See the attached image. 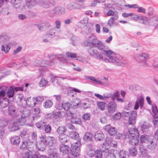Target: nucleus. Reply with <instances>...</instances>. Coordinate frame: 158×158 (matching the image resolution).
Here are the masks:
<instances>
[{"label":"nucleus","instance_id":"a18cd8bd","mask_svg":"<svg viewBox=\"0 0 158 158\" xmlns=\"http://www.w3.org/2000/svg\"><path fill=\"white\" fill-rule=\"evenodd\" d=\"M39 4L45 8H48L49 6V3L48 0H41Z\"/></svg>","mask_w":158,"mask_h":158},{"label":"nucleus","instance_id":"bb28decb","mask_svg":"<svg viewBox=\"0 0 158 158\" xmlns=\"http://www.w3.org/2000/svg\"><path fill=\"white\" fill-rule=\"evenodd\" d=\"M61 106H56V108L59 110H62V109L65 110H69L70 108V103L69 102H63Z\"/></svg>","mask_w":158,"mask_h":158},{"label":"nucleus","instance_id":"338daca9","mask_svg":"<svg viewBox=\"0 0 158 158\" xmlns=\"http://www.w3.org/2000/svg\"><path fill=\"white\" fill-rule=\"evenodd\" d=\"M32 153L31 152L28 151L26 152L24 156L25 158H32L31 156Z\"/></svg>","mask_w":158,"mask_h":158},{"label":"nucleus","instance_id":"4c0bfd02","mask_svg":"<svg viewBox=\"0 0 158 158\" xmlns=\"http://www.w3.org/2000/svg\"><path fill=\"white\" fill-rule=\"evenodd\" d=\"M70 135L72 139L77 140V141H80L79 135L77 132L72 131L71 132Z\"/></svg>","mask_w":158,"mask_h":158},{"label":"nucleus","instance_id":"6e6d98bb","mask_svg":"<svg viewBox=\"0 0 158 158\" xmlns=\"http://www.w3.org/2000/svg\"><path fill=\"white\" fill-rule=\"evenodd\" d=\"M121 116V113L120 112H118L113 116V119L114 120H118L120 119Z\"/></svg>","mask_w":158,"mask_h":158},{"label":"nucleus","instance_id":"de8ad7c7","mask_svg":"<svg viewBox=\"0 0 158 158\" xmlns=\"http://www.w3.org/2000/svg\"><path fill=\"white\" fill-rule=\"evenodd\" d=\"M8 122L6 119L4 118H0V127H6L7 124Z\"/></svg>","mask_w":158,"mask_h":158},{"label":"nucleus","instance_id":"680f3d73","mask_svg":"<svg viewBox=\"0 0 158 158\" xmlns=\"http://www.w3.org/2000/svg\"><path fill=\"white\" fill-rule=\"evenodd\" d=\"M51 127L50 125H48L44 128V131L46 133H49L51 132Z\"/></svg>","mask_w":158,"mask_h":158},{"label":"nucleus","instance_id":"69168bd1","mask_svg":"<svg viewBox=\"0 0 158 158\" xmlns=\"http://www.w3.org/2000/svg\"><path fill=\"white\" fill-rule=\"evenodd\" d=\"M32 112L34 114H37L39 113L40 110L37 107H35L32 109Z\"/></svg>","mask_w":158,"mask_h":158},{"label":"nucleus","instance_id":"f8f14e48","mask_svg":"<svg viewBox=\"0 0 158 158\" xmlns=\"http://www.w3.org/2000/svg\"><path fill=\"white\" fill-rule=\"evenodd\" d=\"M59 34L58 31L55 28H53L48 31L45 36L47 38H52L57 36Z\"/></svg>","mask_w":158,"mask_h":158},{"label":"nucleus","instance_id":"6ab92c4d","mask_svg":"<svg viewBox=\"0 0 158 158\" xmlns=\"http://www.w3.org/2000/svg\"><path fill=\"white\" fill-rule=\"evenodd\" d=\"M37 64L36 65L38 66L40 65L42 66H52L54 64V62L53 61L44 60L41 62L40 60H37L35 62Z\"/></svg>","mask_w":158,"mask_h":158},{"label":"nucleus","instance_id":"393cba45","mask_svg":"<svg viewBox=\"0 0 158 158\" xmlns=\"http://www.w3.org/2000/svg\"><path fill=\"white\" fill-rule=\"evenodd\" d=\"M69 137L68 135L65 134H62L59 136V140L61 143H65L69 141Z\"/></svg>","mask_w":158,"mask_h":158},{"label":"nucleus","instance_id":"8fccbe9b","mask_svg":"<svg viewBox=\"0 0 158 158\" xmlns=\"http://www.w3.org/2000/svg\"><path fill=\"white\" fill-rule=\"evenodd\" d=\"M26 121V119L25 118L21 116V118H19L17 122L18 124H19L21 126H23L25 124Z\"/></svg>","mask_w":158,"mask_h":158},{"label":"nucleus","instance_id":"423d86ee","mask_svg":"<svg viewBox=\"0 0 158 158\" xmlns=\"http://www.w3.org/2000/svg\"><path fill=\"white\" fill-rule=\"evenodd\" d=\"M86 6L84 4H79L75 2H73L69 4L67 6V9L70 10H81L85 9Z\"/></svg>","mask_w":158,"mask_h":158},{"label":"nucleus","instance_id":"dca6fc26","mask_svg":"<svg viewBox=\"0 0 158 158\" xmlns=\"http://www.w3.org/2000/svg\"><path fill=\"white\" fill-rule=\"evenodd\" d=\"M44 141L46 142V144L49 146H52L55 145L56 143V139L53 137H44Z\"/></svg>","mask_w":158,"mask_h":158},{"label":"nucleus","instance_id":"412c9836","mask_svg":"<svg viewBox=\"0 0 158 158\" xmlns=\"http://www.w3.org/2000/svg\"><path fill=\"white\" fill-rule=\"evenodd\" d=\"M144 99L142 98H140L139 99L135 101V104L134 107V109L137 110L138 109L139 106L141 109L143 108L144 104Z\"/></svg>","mask_w":158,"mask_h":158},{"label":"nucleus","instance_id":"2eb2a0df","mask_svg":"<svg viewBox=\"0 0 158 158\" xmlns=\"http://www.w3.org/2000/svg\"><path fill=\"white\" fill-rule=\"evenodd\" d=\"M103 152H102L101 151L97 150L96 151L94 150L91 151L89 154L90 158H101Z\"/></svg>","mask_w":158,"mask_h":158},{"label":"nucleus","instance_id":"aec40b11","mask_svg":"<svg viewBox=\"0 0 158 158\" xmlns=\"http://www.w3.org/2000/svg\"><path fill=\"white\" fill-rule=\"evenodd\" d=\"M21 113H22L21 116L25 118L29 117L31 121L35 119L34 116L33 114H31L29 110L25 109Z\"/></svg>","mask_w":158,"mask_h":158},{"label":"nucleus","instance_id":"4d7b16f0","mask_svg":"<svg viewBox=\"0 0 158 158\" xmlns=\"http://www.w3.org/2000/svg\"><path fill=\"white\" fill-rule=\"evenodd\" d=\"M48 83V81L44 78H42L39 83V85L40 87L45 86Z\"/></svg>","mask_w":158,"mask_h":158},{"label":"nucleus","instance_id":"c03bdc74","mask_svg":"<svg viewBox=\"0 0 158 158\" xmlns=\"http://www.w3.org/2000/svg\"><path fill=\"white\" fill-rule=\"evenodd\" d=\"M34 25L38 28L39 31H44L45 27L43 22L37 23L35 24Z\"/></svg>","mask_w":158,"mask_h":158},{"label":"nucleus","instance_id":"473e14b6","mask_svg":"<svg viewBox=\"0 0 158 158\" xmlns=\"http://www.w3.org/2000/svg\"><path fill=\"white\" fill-rule=\"evenodd\" d=\"M92 135L90 132L85 133L83 136V139L86 142H89L92 141Z\"/></svg>","mask_w":158,"mask_h":158},{"label":"nucleus","instance_id":"7c9ffc66","mask_svg":"<svg viewBox=\"0 0 158 158\" xmlns=\"http://www.w3.org/2000/svg\"><path fill=\"white\" fill-rule=\"evenodd\" d=\"M21 1L22 0H11L10 2L14 8L17 9L20 6Z\"/></svg>","mask_w":158,"mask_h":158},{"label":"nucleus","instance_id":"13d9d810","mask_svg":"<svg viewBox=\"0 0 158 158\" xmlns=\"http://www.w3.org/2000/svg\"><path fill=\"white\" fill-rule=\"evenodd\" d=\"M119 95V94L118 91L115 92L113 94H111V100L112 101H114L115 98L118 97Z\"/></svg>","mask_w":158,"mask_h":158},{"label":"nucleus","instance_id":"9d476101","mask_svg":"<svg viewBox=\"0 0 158 158\" xmlns=\"http://www.w3.org/2000/svg\"><path fill=\"white\" fill-rule=\"evenodd\" d=\"M89 54L96 59L99 60L103 59V56H104V53H99L96 50L90 49L89 50Z\"/></svg>","mask_w":158,"mask_h":158},{"label":"nucleus","instance_id":"5fc2aeb1","mask_svg":"<svg viewBox=\"0 0 158 158\" xmlns=\"http://www.w3.org/2000/svg\"><path fill=\"white\" fill-rule=\"evenodd\" d=\"M31 138L33 139V141L30 140V142L33 144H35L36 140V134L35 132H33L32 133Z\"/></svg>","mask_w":158,"mask_h":158},{"label":"nucleus","instance_id":"f257e3e1","mask_svg":"<svg viewBox=\"0 0 158 158\" xmlns=\"http://www.w3.org/2000/svg\"><path fill=\"white\" fill-rule=\"evenodd\" d=\"M101 51L103 52L105 57L103 56V59L101 60H104L106 62L115 63L117 65L123 66L125 63L119 60L117 57L116 54L111 50H107L106 48H104Z\"/></svg>","mask_w":158,"mask_h":158},{"label":"nucleus","instance_id":"49530a36","mask_svg":"<svg viewBox=\"0 0 158 158\" xmlns=\"http://www.w3.org/2000/svg\"><path fill=\"white\" fill-rule=\"evenodd\" d=\"M17 122H14L11 127L10 130L11 131H14L19 129V127L17 125Z\"/></svg>","mask_w":158,"mask_h":158},{"label":"nucleus","instance_id":"0e129e2a","mask_svg":"<svg viewBox=\"0 0 158 158\" xmlns=\"http://www.w3.org/2000/svg\"><path fill=\"white\" fill-rule=\"evenodd\" d=\"M28 145V143L26 141H23V142L21 145L20 147V148L23 149H24L27 148Z\"/></svg>","mask_w":158,"mask_h":158},{"label":"nucleus","instance_id":"c756f323","mask_svg":"<svg viewBox=\"0 0 158 158\" xmlns=\"http://www.w3.org/2000/svg\"><path fill=\"white\" fill-rule=\"evenodd\" d=\"M104 135L103 133L101 131L96 132L94 135V138L95 140L101 141L103 139Z\"/></svg>","mask_w":158,"mask_h":158},{"label":"nucleus","instance_id":"603ef678","mask_svg":"<svg viewBox=\"0 0 158 158\" xmlns=\"http://www.w3.org/2000/svg\"><path fill=\"white\" fill-rule=\"evenodd\" d=\"M29 133V131L27 129H24L22 131L20 134L22 137H24L25 136H28Z\"/></svg>","mask_w":158,"mask_h":158},{"label":"nucleus","instance_id":"052dcab7","mask_svg":"<svg viewBox=\"0 0 158 158\" xmlns=\"http://www.w3.org/2000/svg\"><path fill=\"white\" fill-rule=\"evenodd\" d=\"M48 158H60V156L57 153L54 152L50 154Z\"/></svg>","mask_w":158,"mask_h":158},{"label":"nucleus","instance_id":"3c124183","mask_svg":"<svg viewBox=\"0 0 158 158\" xmlns=\"http://www.w3.org/2000/svg\"><path fill=\"white\" fill-rule=\"evenodd\" d=\"M129 152L130 155L132 156H135L137 154V152L134 148L130 149L129 150Z\"/></svg>","mask_w":158,"mask_h":158},{"label":"nucleus","instance_id":"b1692460","mask_svg":"<svg viewBox=\"0 0 158 158\" xmlns=\"http://www.w3.org/2000/svg\"><path fill=\"white\" fill-rule=\"evenodd\" d=\"M35 100V98H27L26 101L27 105L30 107H34L36 104Z\"/></svg>","mask_w":158,"mask_h":158},{"label":"nucleus","instance_id":"e2e57ef3","mask_svg":"<svg viewBox=\"0 0 158 158\" xmlns=\"http://www.w3.org/2000/svg\"><path fill=\"white\" fill-rule=\"evenodd\" d=\"M133 102H129L127 105L125 106V109L127 110H130L131 108L132 107L133 105Z\"/></svg>","mask_w":158,"mask_h":158},{"label":"nucleus","instance_id":"39448f33","mask_svg":"<svg viewBox=\"0 0 158 158\" xmlns=\"http://www.w3.org/2000/svg\"><path fill=\"white\" fill-rule=\"evenodd\" d=\"M81 145L80 141H77L71 144L70 152L74 156H77L79 155L80 150V146Z\"/></svg>","mask_w":158,"mask_h":158},{"label":"nucleus","instance_id":"09e8293b","mask_svg":"<svg viewBox=\"0 0 158 158\" xmlns=\"http://www.w3.org/2000/svg\"><path fill=\"white\" fill-rule=\"evenodd\" d=\"M149 136L147 135L144 134L141 136L140 140L142 143H145L147 142H148V140Z\"/></svg>","mask_w":158,"mask_h":158},{"label":"nucleus","instance_id":"ea45409f","mask_svg":"<svg viewBox=\"0 0 158 158\" xmlns=\"http://www.w3.org/2000/svg\"><path fill=\"white\" fill-rule=\"evenodd\" d=\"M98 108L101 110L103 111L105 110L106 103L103 102H97Z\"/></svg>","mask_w":158,"mask_h":158},{"label":"nucleus","instance_id":"6e6552de","mask_svg":"<svg viewBox=\"0 0 158 158\" xmlns=\"http://www.w3.org/2000/svg\"><path fill=\"white\" fill-rule=\"evenodd\" d=\"M7 88L5 87L3 89L0 87V97H4L6 94L9 98H11L13 96L14 90L13 89L10 88L8 90H7Z\"/></svg>","mask_w":158,"mask_h":158},{"label":"nucleus","instance_id":"4468645a","mask_svg":"<svg viewBox=\"0 0 158 158\" xmlns=\"http://www.w3.org/2000/svg\"><path fill=\"white\" fill-rule=\"evenodd\" d=\"M103 129L108 131L109 134L111 136L114 135L117 132V129L114 127H111L110 124L104 127Z\"/></svg>","mask_w":158,"mask_h":158},{"label":"nucleus","instance_id":"0eeeda50","mask_svg":"<svg viewBox=\"0 0 158 158\" xmlns=\"http://www.w3.org/2000/svg\"><path fill=\"white\" fill-rule=\"evenodd\" d=\"M123 114L124 116L129 117L128 121L129 124L133 125L135 123V118L137 115V112L136 111L132 110L130 112L123 111Z\"/></svg>","mask_w":158,"mask_h":158},{"label":"nucleus","instance_id":"ddd939ff","mask_svg":"<svg viewBox=\"0 0 158 158\" xmlns=\"http://www.w3.org/2000/svg\"><path fill=\"white\" fill-rule=\"evenodd\" d=\"M117 108V104L113 101L109 102L107 106L108 111L110 113H113L115 112Z\"/></svg>","mask_w":158,"mask_h":158},{"label":"nucleus","instance_id":"58836bf2","mask_svg":"<svg viewBox=\"0 0 158 158\" xmlns=\"http://www.w3.org/2000/svg\"><path fill=\"white\" fill-rule=\"evenodd\" d=\"M52 101L49 99L46 100L44 101V106L46 108H50L53 105Z\"/></svg>","mask_w":158,"mask_h":158},{"label":"nucleus","instance_id":"2f4dec72","mask_svg":"<svg viewBox=\"0 0 158 158\" xmlns=\"http://www.w3.org/2000/svg\"><path fill=\"white\" fill-rule=\"evenodd\" d=\"M37 2L36 0H26V4L28 8L33 7L36 5Z\"/></svg>","mask_w":158,"mask_h":158},{"label":"nucleus","instance_id":"f3484780","mask_svg":"<svg viewBox=\"0 0 158 158\" xmlns=\"http://www.w3.org/2000/svg\"><path fill=\"white\" fill-rule=\"evenodd\" d=\"M44 140H45L44 136H42L40 138V142L37 144L36 143L35 144H34L36 145V148L38 150L42 151L45 149L46 144V142Z\"/></svg>","mask_w":158,"mask_h":158},{"label":"nucleus","instance_id":"7ed1b4c3","mask_svg":"<svg viewBox=\"0 0 158 158\" xmlns=\"http://www.w3.org/2000/svg\"><path fill=\"white\" fill-rule=\"evenodd\" d=\"M9 37L6 35H3L0 36V40H1V42H3V44L1 47V50L4 51L5 53L8 52L10 48L9 45Z\"/></svg>","mask_w":158,"mask_h":158},{"label":"nucleus","instance_id":"5701e85b","mask_svg":"<svg viewBox=\"0 0 158 158\" xmlns=\"http://www.w3.org/2000/svg\"><path fill=\"white\" fill-rule=\"evenodd\" d=\"M128 137L131 136H139V134L138 130L136 128H129L128 130Z\"/></svg>","mask_w":158,"mask_h":158},{"label":"nucleus","instance_id":"a878e982","mask_svg":"<svg viewBox=\"0 0 158 158\" xmlns=\"http://www.w3.org/2000/svg\"><path fill=\"white\" fill-rule=\"evenodd\" d=\"M139 136H131L128 137L130 143L133 145L136 146L138 144L139 140L138 138Z\"/></svg>","mask_w":158,"mask_h":158},{"label":"nucleus","instance_id":"20e7f679","mask_svg":"<svg viewBox=\"0 0 158 158\" xmlns=\"http://www.w3.org/2000/svg\"><path fill=\"white\" fill-rule=\"evenodd\" d=\"M135 60L138 62L142 66H145L147 65L146 61L145 59L149 58V55L143 52L135 55L134 56Z\"/></svg>","mask_w":158,"mask_h":158},{"label":"nucleus","instance_id":"a19ab883","mask_svg":"<svg viewBox=\"0 0 158 158\" xmlns=\"http://www.w3.org/2000/svg\"><path fill=\"white\" fill-rule=\"evenodd\" d=\"M148 148L154 150L156 148V143L154 142L152 140L148 141Z\"/></svg>","mask_w":158,"mask_h":158},{"label":"nucleus","instance_id":"e433bc0d","mask_svg":"<svg viewBox=\"0 0 158 158\" xmlns=\"http://www.w3.org/2000/svg\"><path fill=\"white\" fill-rule=\"evenodd\" d=\"M85 79V80H90L98 84H102V83L101 81L99 80H98L94 77L91 76H85L84 77Z\"/></svg>","mask_w":158,"mask_h":158},{"label":"nucleus","instance_id":"9b49d317","mask_svg":"<svg viewBox=\"0 0 158 158\" xmlns=\"http://www.w3.org/2000/svg\"><path fill=\"white\" fill-rule=\"evenodd\" d=\"M8 114L12 118H17L19 115V112L17 108L13 105H10L8 107Z\"/></svg>","mask_w":158,"mask_h":158},{"label":"nucleus","instance_id":"1a4fd4ad","mask_svg":"<svg viewBox=\"0 0 158 158\" xmlns=\"http://www.w3.org/2000/svg\"><path fill=\"white\" fill-rule=\"evenodd\" d=\"M65 9L64 7H57L52 10L51 13L53 16L54 15H60L65 13Z\"/></svg>","mask_w":158,"mask_h":158},{"label":"nucleus","instance_id":"f704fd0d","mask_svg":"<svg viewBox=\"0 0 158 158\" xmlns=\"http://www.w3.org/2000/svg\"><path fill=\"white\" fill-rule=\"evenodd\" d=\"M59 113L57 112H53L47 115V118L54 120L59 117Z\"/></svg>","mask_w":158,"mask_h":158},{"label":"nucleus","instance_id":"c9c22d12","mask_svg":"<svg viewBox=\"0 0 158 158\" xmlns=\"http://www.w3.org/2000/svg\"><path fill=\"white\" fill-rule=\"evenodd\" d=\"M10 140L12 143L15 145L19 144L20 141V137L18 136L12 137Z\"/></svg>","mask_w":158,"mask_h":158},{"label":"nucleus","instance_id":"774afa93","mask_svg":"<svg viewBox=\"0 0 158 158\" xmlns=\"http://www.w3.org/2000/svg\"><path fill=\"white\" fill-rule=\"evenodd\" d=\"M152 111L155 115H156L158 113V109L156 106L155 105L152 106Z\"/></svg>","mask_w":158,"mask_h":158},{"label":"nucleus","instance_id":"c85d7f7f","mask_svg":"<svg viewBox=\"0 0 158 158\" xmlns=\"http://www.w3.org/2000/svg\"><path fill=\"white\" fill-rule=\"evenodd\" d=\"M80 102V100L77 98H75L71 101L70 106L72 108H76L78 107Z\"/></svg>","mask_w":158,"mask_h":158},{"label":"nucleus","instance_id":"f03ea898","mask_svg":"<svg viewBox=\"0 0 158 158\" xmlns=\"http://www.w3.org/2000/svg\"><path fill=\"white\" fill-rule=\"evenodd\" d=\"M84 44L87 46L90 47H97L99 50L101 51L105 48V46L100 40H98L93 34H91L88 40L84 42Z\"/></svg>","mask_w":158,"mask_h":158},{"label":"nucleus","instance_id":"864d4df0","mask_svg":"<svg viewBox=\"0 0 158 158\" xmlns=\"http://www.w3.org/2000/svg\"><path fill=\"white\" fill-rule=\"evenodd\" d=\"M36 126L39 129H42L45 126V123L42 122H39L36 123Z\"/></svg>","mask_w":158,"mask_h":158},{"label":"nucleus","instance_id":"72a5a7b5","mask_svg":"<svg viewBox=\"0 0 158 158\" xmlns=\"http://www.w3.org/2000/svg\"><path fill=\"white\" fill-rule=\"evenodd\" d=\"M64 55L63 54H58L57 55H48V57L50 60H60L61 58L64 57Z\"/></svg>","mask_w":158,"mask_h":158},{"label":"nucleus","instance_id":"79ce46f5","mask_svg":"<svg viewBox=\"0 0 158 158\" xmlns=\"http://www.w3.org/2000/svg\"><path fill=\"white\" fill-rule=\"evenodd\" d=\"M66 127L63 126H60L57 129V133L60 135L63 134L65 131H66Z\"/></svg>","mask_w":158,"mask_h":158},{"label":"nucleus","instance_id":"4be33fe9","mask_svg":"<svg viewBox=\"0 0 158 158\" xmlns=\"http://www.w3.org/2000/svg\"><path fill=\"white\" fill-rule=\"evenodd\" d=\"M114 152V151L113 150H109L106 149L105 152H103V154L106 158H116Z\"/></svg>","mask_w":158,"mask_h":158},{"label":"nucleus","instance_id":"bf43d9fd","mask_svg":"<svg viewBox=\"0 0 158 158\" xmlns=\"http://www.w3.org/2000/svg\"><path fill=\"white\" fill-rule=\"evenodd\" d=\"M66 55L68 57L71 58H74L77 57L76 54L75 53L71 52H66Z\"/></svg>","mask_w":158,"mask_h":158},{"label":"nucleus","instance_id":"cd10ccee","mask_svg":"<svg viewBox=\"0 0 158 158\" xmlns=\"http://www.w3.org/2000/svg\"><path fill=\"white\" fill-rule=\"evenodd\" d=\"M9 105V101L6 98L0 99V107L1 109L6 107Z\"/></svg>","mask_w":158,"mask_h":158},{"label":"nucleus","instance_id":"a211bd4d","mask_svg":"<svg viewBox=\"0 0 158 158\" xmlns=\"http://www.w3.org/2000/svg\"><path fill=\"white\" fill-rule=\"evenodd\" d=\"M60 153L63 155H66L68 154L70 152V147L66 145L62 144L60 146Z\"/></svg>","mask_w":158,"mask_h":158},{"label":"nucleus","instance_id":"37998d69","mask_svg":"<svg viewBox=\"0 0 158 158\" xmlns=\"http://www.w3.org/2000/svg\"><path fill=\"white\" fill-rule=\"evenodd\" d=\"M119 155L121 158H127L128 156V152L124 150H120L119 152Z\"/></svg>","mask_w":158,"mask_h":158}]
</instances>
